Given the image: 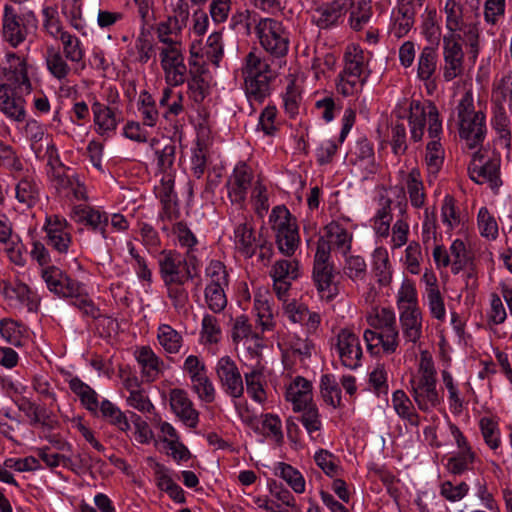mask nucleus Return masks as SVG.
<instances>
[{"label": "nucleus", "mask_w": 512, "mask_h": 512, "mask_svg": "<svg viewBox=\"0 0 512 512\" xmlns=\"http://www.w3.org/2000/svg\"><path fill=\"white\" fill-rule=\"evenodd\" d=\"M204 72V65H199V67L196 68H190V77L186 80L189 96L196 103H201L208 94L209 85L202 76Z\"/></svg>", "instance_id": "de8ad7c7"}, {"label": "nucleus", "mask_w": 512, "mask_h": 512, "mask_svg": "<svg viewBox=\"0 0 512 512\" xmlns=\"http://www.w3.org/2000/svg\"><path fill=\"white\" fill-rule=\"evenodd\" d=\"M461 35L446 34L443 36V63L440 72L445 82L462 77L465 72V53L461 43Z\"/></svg>", "instance_id": "9d476101"}, {"label": "nucleus", "mask_w": 512, "mask_h": 512, "mask_svg": "<svg viewBox=\"0 0 512 512\" xmlns=\"http://www.w3.org/2000/svg\"><path fill=\"white\" fill-rule=\"evenodd\" d=\"M263 371L264 367L258 363L249 372L244 373L247 394L257 403H264L267 400L264 388L266 379Z\"/></svg>", "instance_id": "c9c22d12"}, {"label": "nucleus", "mask_w": 512, "mask_h": 512, "mask_svg": "<svg viewBox=\"0 0 512 512\" xmlns=\"http://www.w3.org/2000/svg\"><path fill=\"white\" fill-rule=\"evenodd\" d=\"M159 274L166 288L167 297L177 313H186L189 305V292L185 284L198 274L200 261L191 257L184 261L175 250H163L158 260Z\"/></svg>", "instance_id": "f257e3e1"}, {"label": "nucleus", "mask_w": 512, "mask_h": 512, "mask_svg": "<svg viewBox=\"0 0 512 512\" xmlns=\"http://www.w3.org/2000/svg\"><path fill=\"white\" fill-rule=\"evenodd\" d=\"M326 241H329L331 249L338 251L343 256H346L352 245L353 236L346 228L338 223L331 222L325 227Z\"/></svg>", "instance_id": "e433bc0d"}, {"label": "nucleus", "mask_w": 512, "mask_h": 512, "mask_svg": "<svg viewBox=\"0 0 512 512\" xmlns=\"http://www.w3.org/2000/svg\"><path fill=\"white\" fill-rule=\"evenodd\" d=\"M275 474L285 480L295 493L301 494L305 491L304 477L290 464L279 462Z\"/></svg>", "instance_id": "bf43d9fd"}, {"label": "nucleus", "mask_w": 512, "mask_h": 512, "mask_svg": "<svg viewBox=\"0 0 512 512\" xmlns=\"http://www.w3.org/2000/svg\"><path fill=\"white\" fill-rule=\"evenodd\" d=\"M367 321L372 328L369 329L370 332L387 331L392 329V327H398L395 312L387 307L375 309L367 317Z\"/></svg>", "instance_id": "864d4df0"}, {"label": "nucleus", "mask_w": 512, "mask_h": 512, "mask_svg": "<svg viewBox=\"0 0 512 512\" xmlns=\"http://www.w3.org/2000/svg\"><path fill=\"white\" fill-rule=\"evenodd\" d=\"M262 331L253 329L249 318L246 315L237 316L232 325L231 338L234 344L243 343L248 353L252 357H259L264 348V338Z\"/></svg>", "instance_id": "6ab92c4d"}, {"label": "nucleus", "mask_w": 512, "mask_h": 512, "mask_svg": "<svg viewBox=\"0 0 512 512\" xmlns=\"http://www.w3.org/2000/svg\"><path fill=\"white\" fill-rule=\"evenodd\" d=\"M60 42L62 45L61 53L66 56V59L77 67L84 69L85 49L81 40L76 35L68 32L61 37Z\"/></svg>", "instance_id": "37998d69"}, {"label": "nucleus", "mask_w": 512, "mask_h": 512, "mask_svg": "<svg viewBox=\"0 0 512 512\" xmlns=\"http://www.w3.org/2000/svg\"><path fill=\"white\" fill-rule=\"evenodd\" d=\"M47 245L59 255H67L73 244L72 226L58 214L46 215L43 225Z\"/></svg>", "instance_id": "9b49d317"}, {"label": "nucleus", "mask_w": 512, "mask_h": 512, "mask_svg": "<svg viewBox=\"0 0 512 512\" xmlns=\"http://www.w3.org/2000/svg\"><path fill=\"white\" fill-rule=\"evenodd\" d=\"M344 62L345 65L342 72L368 78L369 72L365 66V57L362 49L355 45L348 46L344 54Z\"/></svg>", "instance_id": "09e8293b"}, {"label": "nucleus", "mask_w": 512, "mask_h": 512, "mask_svg": "<svg viewBox=\"0 0 512 512\" xmlns=\"http://www.w3.org/2000/svg\"><path fill=\"white\" fill-rule=\"evenodd\" d=\"M349 164L358 166L367 173H375L377 171L374 145L366 137H360L355 145L347 153Z\"/></svg>", "instance_id": "cd10ccee"}, {"label": "nucleus", "mask_w": 512, "mask_h": 512, "mask_svg": "<svg viewBox=\"0 0 512 512\" xmlns=\"http://www.w3.org/2000/svg\"><path fill=\"white\" fill-rule=\"evenodd\" d=\"M159 106L164 109L162 113L163 119L171 122L185 111L184 95L168 85L162 89Z\"/></svg>", "instance_id": "473e14b6"}, {"label": "nucleus", "mask_w": 512, "mask_h": 512, "mask_svg": "<svg viewBox=\"0 0 512 512\" xmlns=\"http://www.w3.org/2000/svg\"><path fill=\"white\" fill-rule=\"evenodd\" d=\"M335 349L343 366L357 369L361 366L363 351L359 337L349 329H342L337 335Z\"/></svg>", "instance_id": "aec40b11"}, {"label": "nucleus", "mask_w": 512, "mask_h": 512, "mask_svg": "<svg viewBox=\"0 0 512 512\" xmlns=\"http://www.w3.org/2000/svg\"><path fill=\"white\" fill-rule=\"evenodd\" d=\"M392 404L398 416L408 421L410 425L418 426L420 424V417L416 413L412 401L403 390L393 392Z\"/></svg>", "instance_id": "49530a36"}, {"label": "nucleus", "mask_w": 512, "mask_h": 512, "mask_svg": "<svg viewBox=\"0 0 512 512\" xmlns=\"http://www.w3.org/2000/svg\"><path fill=\"white\" fill-rule=\"evenodd\" d=\"M286 400L291 402L293 410L312 404V384L307 379L297 376L286 391Z\"/></svg>", "instance_id": "2f4dec72"}, {"label": "nucleus", "mask_w": 512, "mask_h": 512, "mask_svg": "<svg viewBox=\"0 0 512 512\" xmlns=\"http://www.w3.org/2000/svg\"><path fill=\"white\" fill-rule=\"evenodd\" d=\"M75 222L81 225L77 232L87 248H97L99 245L90 237V233L98 234L101 239H110L108 234L109 214L94 206L78 205L73 209Z\"/></svg>", "instance_id": "1a4fd4ad"}, {"label": "nucleus", "mask_w": 512, "mask_h": 512, "mask_svg": "<svg viewBox=\"0 0 512 512\" xmlns=\"http://www.w3.org/2000/svg\"><path fill=\"white\" fill-rule=\"evenodd\" d=\"M95 416L103 419L121 432L128 433L131 429L127 415L116 404L106 398L100 401L98 415Z\"/></svg>", "instance_id": "f704fd0d"}, {"label": "nucleus", "mask_w": 512, "mask_h": 512, "mask_svg": "<svg viewBox=\"0 0 512 512\" xmlns=\"http://www.w3.org/2000/svg\"><path fill=\"white\" fill-rule=\"evenodd\" d=\"M26 329L23 324L11 318L0 320V335L8 343L19 347L25 335Z\"/></svg>", "instance_id": "4d7b16f0"}, {"label": "nucleus", "mask_w": 512, "mask_h": 512, "mask_svg": "<svg viewBox=\"0 0 512 512\" xmlns=\"http://www.w3.org/2000/svg\"><path fill=\"white\" fill-rule=\"evenodd\" d=\"M253 310L257 317V324L262 333L272 331L275 328L274 316L270 304V297L267 293L258 291L254 295Z\"/></svg>", "instance_id": "ea45409f"}, {"label": "nucleus", "mask_w": 512, "mask_h": 512, "mask_svg": "<svg viewBox=\"0 0 512 512\" xmlns=\"http://www.w3.org/2000/svg\"><path fill=\"white\" fill-rule=\"evenodd\" d=\"M397 308L400 312L404 310L420 309L415 283L410 279H404L396 296Z\"/></svg>", "instance_id": "5fc2aeb1"}, {"label": "nucleus", "mask_w": 512, "mask_h": 512, "mask_svg": "<svg viewBox=\"0 0 512 512\" xmlns=\"http://www.w3.org/2000/svg\"><path fill=\"white\" fill-rule=\"evenodd\" d=\"M68 59L59 48L49 46L45 53V64L50 75L59 82H66L72 72Z\"/></svg>", "instance_id": "7c9ffc66"}, {"label": "nucleus", "mask_w": 512, "mask_h": 512, "mask_svg": "<svg viewBox=\"0 0 512 512\" xmlns=\"http://www.w3.org/2000/svg\"><path fill=\"white\" fill-rule=\"evenodd\" d=\"M459 136L469 149L481 147L486 136V117L482 111H476L472 91H466L457 107Z\"/></svg>", "instance_id": "423d86ee"}, {"label": "nucleus", "mask_w": 512, "mask_h": 512, "mask_svg": "<svg viewBox=\"0 0 512 512\" xmlns=\"http://www.w3.org/2000/svg\"><path fill=\"white\" fill-rule=\"evenodd\" d=\"M215 373L222 390L232 398L243 396L245 387L243 377L236 362L228 355L218 359Z\"/></svg>", "instance_id": "dca6fc26"}, {"label": "nucleus", "mask_w": 512, "mask_h": 512, "mask_svg": "<svg viewBox=\"0 0 512 512\" xmlns=\"http://www.w3.org/2000/svg\"><path fill=\"white\" fill-rule=\"evenodd\" d=\"M41 278L49 292L58 298L68 299V296L78 295L80 282L57 266L42 268Z\"/></svg>", "instance_id": "a211bd4d"}, {"label": "nucleus", "mask_w": 512, "mask_h": 512, "mask_svg": "<svg viewBox=\"0 0 512 512\" xmlns=\"http://www.w3.org/2000/svg\"><path fill=\"white\" fill-rule=\"evenodd\" d=\"M184 28L175 22L170 16L157 25L156 34L158 40L170 46H179L177 37L181 34Z\"/></svg>", "instance_id": "13d9d810"}, {"label": "nucleus", "mask_w": 512, "mask_h": 512, "mask_svg": "<svg viewBox=\"0 0 512 512\" xmlns=\"http://www.w3.org/2000/svg\"><path fill=\"white\" fill-rule=\"evenodd\" d=\"M345 9L338 1L323 3L311 11V23L320 30H330L344 22Z\"/></svg>", "instance_id": "5701e85b"}, {"label": "nucleus", "mask_w": 512, "mask_h": 512, "mask_svg": "<svg viewBox=\"0 0 512 512\" xmlns=\"http://www.w3.org/2000/svg\"><path fill=\"white\" fill-rule=\"evenodd\" d=\"M343 273L347 276L353 283H365L368 276V269L365 259L359 255H346Z\"/></svg>", "instance_id": "3c124183"}, {"label": "nucleus", "mask_w": 512, "mask_h": 512, "mask_svg": "<svg viewBox=\"0 0 512 512\" xmlns=\"http://www.w3.org/2000/svg\"><path fill=\"white\" fill-rule=\"evenodd\" d=\"M293 411L301 413L297 420L302 423L310 436H312L314 432L321 430L322 420L316 403L306 405L299 410Z\"/></svg>", "instance_id": "e2e57ef3"}, {"label": "nucleus", "mask_w": 512, "mask_h": 512, "mask_svg": "<svg viewBox=\"0 0 512 512\" xmlns=\"http://www.w3.org/2000/svg\"><path fill=\"white\" fill-rule=\"evenodd\" d=\"M260 46L273 59L280 62L287 56L290 33L284 24L274 18H262L255 27Z\"/></svg>", "instance_id": "0eeeda50"}, {"label": "nucleus", "mask_w": 512, "mask_h": 512, "mask_svg": "<svg viewBox=\"0 0 512 512\" xmlns=\"http://www.w3.org/2000/svg\"><path fill=\"white\" fill-rule=\"evenodd\" d=\"M172 233L176 236L180 247L186 248V256L182 257L184 261H190L191 257L197 258L195 255V247L198 239L184 221H177L173 224Z\"/></svg>", "instance_id": "8fccbe9b"}, {"label": "nucleus", "mask_w": 512, "mask_h": 512, "mask_svg": "<svg viewBox=\"0 0 512 512\" xmlns=\"http://www.w3.org/2000/svg\"><path fill=\"white\" fill-rule=\"evenodd\" d=\"M373 271L377 278V282L381 286H387L392 281V268L389 261V255L385 248H376L372 255Z\"/></svg>", "instance_id": "a18cd8bd"}, {"label": "nucleus", "mask_w": 512, "mask_h": 512, "mask_svg": "<svg viewBox=\"0 0 512 512\" xmlns=\"http://www.w3.org/2000/svg\"><path fill=\"white\" fill-rule=\"evenodd\" d=\"M13 174L14 178L20 177L15 187L16 199L19 203L27 208H31L36 205L39 200L40 189L35 181L34 172L26 170L25 172Z\"/></svg>", "instance_id": "c85d7f7f"}, {"label": "nucleus", "mask_w": 512, "mask_h": 512, "mask_svg": "<svg viewBox=\"0 0 512 512\" xmlns=\"http://www.w3.org/2000/svg\"><path fill=\"white\" fill-rule=\"evenodd\" d=\"M320 394L324 402L333 408H339L341 403V388L332 374H323L320 378Z\"/></svg>", "instance_id": "603ef678"}, {"label": "nucleus", "mask_w": 512, "mask_h": 512, "mask_svg": "<svg viewBox=\"0 0 512 512\" xmlns=\"http://www.w3.org/2000/svg\"><path fill=\"white\" fill-rule=\"evenodd\" d=\"M313 280L322 298L330 300L337 294L333 282V265L313 266Z\"/></svg>", "instance_id": "79ce46f5"}, {"label": "nucleus", "mask_w": 512, "mask_h": 512, "mask_svg": "<svg viewBox=\"0 0 512 512\" xmlns=\"http://www.w3.org/2000/svg\"><path fill=\"white\" fill-rule=\"evenodd\" d=\"M95 132L104 138L115 135L118 124L123 120L122 111L112 100L109 105L101 103L97 99L91 104Z\"/></svg>", "instance_id": "2eb2a0df"}, {"label": "nucleus", "mask_w": 512, "mask_h": 512, "mask_svg": "<svg viewBox=\"0 0 512 512\" xmlns=\"http://www.w3.org/2000/svg\"><path fill=\"white\" fill-rule=\"evenodd\" d=\"M9 68L4 83L0 84V112L10 120L23 122L26 118L25 96L32 92L27 60L17 54H8Z\"/></svg>", "instance_id": "f03ea898"}, {"label": "nucleus", "mask_w": 512, "mask_h": 512, "mask_svg": "<svg viewBox=\"0 0 512 512\" xmlns=\"http://www.w3.org/2000/svg\"><path fill=\"white\" fill-rule=\"evenodd\" d=\"M254 173L246 162H239L228 177L225 187L232 204L238 205L237 211H244L248 191L252 188Z\"/></svg>", "instance_id": "ddd939ff"}, {"label": "nucleus", "mask_w": 512, "mask_h": 512, "mask_svg": "<svg viewBox=\"0 0 512 512\" xmlns=\"http://www.w3.org/2000/svg\"><path fill=\"white\" fill-rule=\"evenodd\" d=\"M169 402L173 413L189 428H196L199 423V412L189 398L187 391L174 388L169 393Z\"/></svg>", "instance_id": "b1692460"}, {"label": "nucleus", "mask_w": 512, "mask_h": 512, "mask_svg": "<svg viewBox=\"0 0 512 512\" xmlns=\"http://www.w3.org/2000/svg\"><path fill=\"white\" fill-rule=\"evenodd\" d=\"M422 312L420 309L404 310L399 313L402 335L406 342L417 343L422 337Z\"/></svg>", "instance_id": "72a5a7b5"}, {"label": "nucleus", "mask_w": 512, "mask_h": 512, "mask_svg": "<svg viewBox=\"0 0 512 512\" xmlns=\"http://www.w3.org/2000/svg\"><path fill=\"white\" fill-rule=\"evenodd\" d=\"M243 89L251 107V113L256 111L255 105H261L272 92L271 83L275 75L268 60L254 51L249 52L241 67Z\"/></svg>", "instance_id": "7ed1b4c3"}, {"label": "nucleus", "mask_w": 512, "mask_h": 512, "mask_svg": "<svg viewBox=\"0 0 512 512\" xmlns=\"http://www.w3.org/2000/svg\"><path fill=\"white\" fill-rule=\"evenodd\" d=\"M408 114L410 128V139L413 142H420L423 139L425 127H427L430 139H435L442 134V121L436 105L431 101L408 100L399 102L394 114L398 119H405Z\"/></svg>", "instance_id": "20e7f679"}, {"label": "nucleus", "mask_w": 512, "mask_h": 512, "mask_svg": "<svg viewBox=\"0 0 512 512\" xmlns=\"http://www.w3.org/2000/svg\"><path fill=\"white\" fill-rule=\"evenodd\" d=\"M282 100L285 114L290 119H295L302 104V95L294 81L286 86L285 92L282 94Z\"/></svg>", "instance_id": "680f3d73"}, {"label": "nucleus", "mask_w": 512, "mask_h": 512, "mask_svg": "<svg viewBox=\"0 0 512 512\" xmlns=\"http://www.w3.org/2000/svg\"><path fill=\"white\" fill-rule=\"evenodd\" d=\"M234 224V244L237 251L246 258H251L257 251L259 239L255 236L253 218L244 211L230 214Z\"/></svg>", "instance_id": "4468645a"}, {"label": "nucleus", "mask_w": 512, "mask_h": 512, "mask_svg": "<svg viewBox=\"0 0 512 512\" xmlns=\"http://www.w3.org/2000/svg\"><path fill=\"white\" fill-rule=\"evenodd\" d=\"M70 390L79 397L81 404L92 415H98L100 401L97 392L79 377H73L68 382Z\"/></svg>", "instance_id": "58836bf2"}, {"label": "nucleus", "mask_w": 512, "mask_h": 512, "mask_svg": "<svg viewBox=\"0 0 512 512\" xmlns=\"http://www.w3.org/2000/svg\"><path fill=\"white\" fill-rule=\"evenodd\" d=\"M1 35L5 42L13 48L21 45L29 33L30 20L28 16L21 15L10 4L3 6Z\"/></svg>", "instance_id": "f8f14e48"}, {"label": "nucleus", "mask_w": 512, "mask_h": 512, "mask_svg": "<svg viewBox=\"0 0 512 512\" xmlns=\"http://www.w3.org/2000/svg\"><path fill=\"white\" fill-rule=\"evenodd\" d=\"M160 63L167 85L178 87L185 83L187 80V67L179 46L162 48L160 51Z\"/></svg>", "instance_id": "f3484780"}, {"label": "nucleus", "mask_w": 512, "mask_h": 512, "mask_svg": "<svg viewBox=\"0 0 512 512\" xmlns=\"http://www.w3.org/2000/svg\"><path fill=\"white\" fill-rule=\"evenodd\" d=\"M405 185L411 206L415 209L423 208L426 204L427 194L418 168H412L407 173Z\"/></svg>", "instance_id": "4c0bfd02"}, {"label": "nucleus", "mask_w": 512, "mask_h": 512, "mask_svg": "<svg viewBox=\"0 0 512 512\" xmlns=\"http://www.w3.org/2000/svg\"><path fill=\"white\" fill-rule=\"evenodd\" d=\"M364 340L366 341L367 348L372 353H379L382 351L385 355H391L397 352L400 344L398 327L381 332L364 331Z\"/></svg>", "instance_id": "a878e982"}, {"label": "nucleus", "mask_w": 512, "mask_h": 512, "mask_svg": "<svg viewBox=\"0 0 512 512\" xmlns=\"http://www.w3.org/2000/svg\"><path fill=\"white\" fill-rule=\"evenodd\" d=\"M0 290L7 300L17 301L21 306L26 307L28 312L36 313L38 311L41 299L27 284L20 281H4Z\"/></svg>", "instance_id": "393cba45"}, {"label": "nucleus", "mask_w": 512, "mask_h": 512, "mask_svg": "<svg viewBox=\"0 0 512 512\" xmlns=\"http://www.w3.org/2000/svg\"><path fill=\"white\" fill-rule=\"evenodd\" d=\"M388 142L392 153L396 157H401L408 150V136L406 126L402 122L392 123L388 133Z\"/></svg>", "instance_id": "6e6d98bb"}, {"label": "nucleus", "mask_w": 512, "mask_h": 512, "mask_svg": "<svg viewBox=\"0 0 512 512\" xmlns=\"http://www.w3.org/2000/svg\"><path fill=\"white\" fill-rule=\"evenodd\" d=\"M446 15V29L448 34L460 35L457 33L462 30L463 7L457 0H446L444 5Z\"/></svg>", "instance_id": "052dcab7"}, {"label": "nucleus", "mask_w": 512, "mask_h": 512, "mask_svg": "<svg viewBox=\"0 0 512 512\" xmlns=\"http://www.w3.org/2000/svg\"><path fill=\"white\" fill-rule=\"evenodd\" d=\"M222 330L217 318L205 314L201 322L200 340L204 345L217 344L221 340Z\"/></svg>", "instance_id": "0e129e2a"}, {"label": "nucleus", "mask_w": 512, "mask_h": 512, "mask_svg": "<svg viewBox=\"0 0 512 512\" xmlns=\"http://www.w3.org/2000/svg\"><path fill=\"white\" fill-rule=\"evenodd\" d=\"M136 360L140 366L142 380L147 383L156 381L164 365L155 352L149 346H142L136 351Z\"/></svg>", "instance_id": "c756f323"}, {"label": "nucleus", "mask_w": 512, "mask_h": 512, "mask_svg": "<svg viewBox=\"0 0 512 512\" xmlns=\"http://www.w3.org/2000/svg\"><path fill=\"white\" fill-rule=\"evenodd\" d=\"M478 153H475L473 161L468 166V173L472 181L477 184L489 183L491 189L497 190L501 185L500 179V165L501 159L494 157L483 164H477V160L481 162Z\"/></svg>", "instance_id": "4be33fe9"}, {"label": "nucleus", "mask_w": 512, "mask_h": 512, "mask_svg": "<svg viewBox=\"0 0 512 512\" xmlns=\"http://www.w3.org/2000/svg\"><path fill=\"white\" fill-rule=\"evenodd\" d=\"M409 384L412 398L421 411H431L442 403L434 361L428 353L421 354L418 369L412 374Z\"/></svg>", "instance_id": "39448f33"}, {"label": "nucleus", "mask_w": 512, "mask_h": 512, "mask_svg": "<svg viewBox=\"0 0 512 512\" xmlns=\"http://www.w3.org/2000/svg\"><path fill=\"white\" fill-rule=\"evenodd\" d=\"M475 460L474 451L458 452L447 460L446 469L450 474L462 475L473 468Z\"/></svg>", "instance_id": "338daca9"}, {"label": "nucleus", "mask_w": 512, "mask_h": 512, "mask_svg": "<svg viewBox=\"0 0 512 512\" xmlns=\"http://www.w3.org/2000/svg\"><path fill=\"white\" fill-rule=\"evenodd\" d=\"M157 158V168L163 174H174V162L176 158V145L169 140L162 148L155 150Z\"/></svg>", "instance_id": "69168bd1"}, {"label": "nucleus", "mask_w": 512, "mask_h": 512, "mask_svg": "<svg viewBox=\"0 0 512 512\" xmlns=\"http://www.w3.org/2000/svg\"><path fill=\"white\" fill-rule=\"evenodd\" d=\"M137 109L143 126L153 128L157 125L161 114L157 108L156 100L147 90L140 92Z\"/></svg>", "instance_id": "a19ab883"}, {"label": "nucleus", "mask_w": 512, "mask_h": 512, "mask_svg": "<svg viewBox=\"0 0 512 512\" xmlns=\"http://www.w3.org/2000/svg\"><path fill=\"white\" fill-rule=\"evenodd\" d=\"M157 340L168 354H177L183 346V336L169 324H160L157 329Z\"/></svg>", "instance_id": "c03bdc74"}, {"label": "nucleus", "mask_w": 512, "mask_h": 512, "mask_svg": "<svg viewBox=\"0 0 512 512\" xmlns=\"http://www.w3.org/2000/svg\"><path fill=\"white\" fill-rule=\"evenodd\" d=\"M438 69V53L436 48L425 46L421 49L417 61V78L424 82L429 93L436 88V72Z\"/></svg>", "instance_id": "bb28decb"}, {"label": "nucleus", "mask_w": 512, "mask_h": 512, "mask_svg": "<svg viewBox=\"0 0 512 512\" xmlns=\"http://www.w3.org/2000/svg\"><path fill=\"white\" fill-rule=\"evenodd\" d=\"M441 221L447 227V231H452L461 223V215L453 196L447 194L441 205Z\"/></svg>", "instance_id": "774afa93"}, {"label": "nucleus", "mask_w": 512, "mask_h": 512, "mask_svg": "<svg viewBox=\"0 0 512 512\" xmlns=\"http://www.w3.org/2000/svg\"><path fill=\"white\" fill-rule=\"evenodd\" d=\"M269 221L275 232L278 250L285 256L291 257L300 245L299 228L296 218L284 205L273 207Z\"/></svg>", "instance_id": "6e6552de"}, {"label": "nucleus", "mask_w": 512, "mask_h": 512, "mask_svg": "<svg viewBox=\"0 0 512 512\" xmlns=\"http://www.w3.org/2000/svg\"><path fill=\"white\" fill-rule=\"evenodd\" d=\"M416 7L412 0L398 1L392 9L388 32L397 40L405 37L415 25Z\"/></svg>", "instance_id": "412c9836"}]
</instances>
